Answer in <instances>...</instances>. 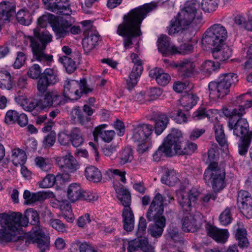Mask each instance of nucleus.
<instances>
[{
    "mask_svg": "<svg viewBox=\"0 0 252 252\" xmlns=\"http://www.w3.org/2000/svg\"><path fill=\"white\" fill-rule=\"evenodd\" d=\"M219 2V0H202L201 8L200 3L197 0L187 1L177 15L170 21L168 27L169 34L174 35L179 33H189V37H186L185 40H190L195 35L196 30L190 32L189 26L191 24H194L198 29V26L202 23V21L201 10L205 12H213L218 8Z\"/></svg>",
    "mask_w": 252,
    "mask_h": 252,
    "instance_id": "f257e3e1",
    "label": "nucleus"
},
{
    "mask_svg": "<svg viewBox=\"0 0 252 252\" xmlns=\"http://www.w3.org/2000/svg\"><path fill=\"white\" fill-rule=\"evenodd\" d=\"M157 5L150 3L131 10L123 16V21L119 25L117 33L124 37L125 49L132 44V39L141 34L140 25L147 14L157 8Z\"/></svg>",
    "mask_w": 252,
    "mask_h": 252,
    "instance_id": "f03ea898",
    "label": "nucleus"
},
{
    "mask_svg": "<svg viewBox=\"0 0 252 252\" xmlns=\"http://www.w3.org/2000/svg\"><path fill=\"white\" fill-rule=\"evenodd\" d=\"M50 15H43L37 20L38 27L34 29L33 35L28 36L30 47L33 55V59L44 64L50 65L53 61V56L44 52L47 44L52 41V34L46 30L40 28L45 27L49 22Z\"/></svg>",
    "mask_w": 252,
    "mask_h": 252,
    "instance_id": "7ed1b4c3",
    "label": "nucleus"
},
{
    "mask_svg": "<svg viewBox=\"0 0 252 252\" xmlns=\"http://www.w3.org/2000/svg\"><path fill=\"white\" fill-rule=\"evenodd\" d=\"M29 219L19 212L0 214V242H16L22 237L19 236L22 227L28 225Z\"/></svg>",
    "mask_w": 252,
    "mask_h": 252,
    "instance_id": "20e7f679",
    "label": "nucleus"
},
{
    "mask_svg": "<svg viewBox=\"0 0 252 252\" xmlns=\"http://www.w3.org/2000/svg\"><path fill=\"white\" fill-rule=\"evenodd\" d=\"M163 200L160 193H157L146 212V217L149 221L154 222L149 224L148 233L153 237L159 238L166 225V219L163 216Z\"/></svg>",
    "mask_w": 252,
    "mask_h": 252,
    "instance_id": "39448f33",
    "label": "nucleus"
},
{
    "mask_svg": "<svg viewBox=\"0 0 252 252\" xmlns=\"http://www.w3.org/2000/svg\"><path fill=\"white\" fill-rule=\"evenodd\" d=\"M224 114L229 117L228 127L233 130V134L237 137L242 138H252V131L249 130V125L246 119L242 116L245 113V108L240 105L232 110L226 109Z\"/></svg>",
    "mask_w": 252,
    "mask_h": 252,
    "instance_id": "423d86ee",
    "label": "nucleus"
},
{
    "mask_svg": "<svg viewBox=\"0 0 252 252\" xmlns=\"http://www.w3.org/2000/svg\"><path fill=\"white\" fill-rule=\"evenodd\" d=\"M28 74L32 79H38L37 89L40 93H44L49 87L54 85L59 81L56 70L48 68L41 73L40 67L37 64H34L30 67Z\"/></svg>",
    "mask_w": 252,
    "mask_h": 252,
    "instance_id": "0eeeda50",
    "label": "nucleus"
},
{
    "mask_svg": "<svg viewBox=\"0 0 252 252\" xmlns=\"http://www.w3.org/2000/svg\"><path fill=\"white\" fill-rule=\"evenodd\" d=\"M238 81L236 74L227 73L221 74L217 80L208 84L210 97L214 100L223 97L229 93L231 87L235 85Z\"/></svg>",
    "mask_w": 252,
    "mask_h": 252,
    "instance_id": "6e6552de",
    "label": "nucleus"
},
{
    "mask_svg": "<svg viewBox=\"0 0 252 252\" xmlns=\"http://www.w3.org/2000/svg\"><path fill=\"white\" fill-rule=\"evenodd\" d=\"M27 214L31 219V224L33 226L31 230L32 233L31 240L32 243L37 244L41 252H45L49 248V242L43 229L40 226L38 213L36 210L31 208L27 210Z\"/></svg>",
    "mask_w": 252,
    "mask_h": 252,
    "instance_id": "1a4fd4ad",
    "label": "nucleus"
},
{
    "mask_svg": "<svg viewBox=\"0 0 252 252\" xmlns=\"http://www.w3.org/2000/svg\"><path fill=\"white\" fill-rule=\"evenodd\" d=\"M228 37L226 28L220 24H216L209 28L202 39V44L209 48L218 47L224 43Z\"/></svg>",
    "mask_w": 252,
    "mask_h": 252,
    "instance_id": "9d476101",
    "label": "nucleus"
},
{
    "mask_svg": "<svg viewBox=\"0 0 252 252\" xmlns=\"http://www.w3.org/2000/svg\"><path fill=\"white\" fill-rule=\"evenodd\" d=\"M93 89L89 87L85 78L79 81L75 80H66L63 85V96L71 100H77L82 94H87L92 92Z\"/></svg>",
    "mask_w": 252,
    "mask_h": 252,
    "instance_id": "9b49d317",
    "label": "nucleus"
},
{
    "mask_svg": "<svg viewBox=\"0 0 252 252\" xmlns=\"http://www.w3.org/2000/svg\"><path fill=\"white\" fill-rule=\"evenodd\" d=\"M225 172L218 167V163L209 164L204 173V180L207 184L210 183L215 192L222 190L225 187Z\"/></svg>",
    "mask_w": 252,
    "mask_h": 252,
    "instance_id": "f8f14e48",
    "label": "nucleus"
},
{
    "mask_svg": "<svg viewBox=\"0 0 252 252\" xmlns=\"http://www.w3.org/2000/svg\"><path fill=\"white\" fill-rule=\"evenodd\" d=\"M82 24L85 27V33L87 35L82 40V46L85 53L88 54L98 45L100 36L97 31L91 30V21H84Z\"/></svg>",
    "mask_w": 252,
    "mask_h": 252,
    "instance_id": "ddd939ff",
    "label": "nucleus"
},
{
    "mask_svg": "<svg viewBox=\"0 0 252 252\" xmlns=\"http://www.w3.org/2000/svg\"><path fill=\"white\" fill-rule=\"evenodd\" d=\"M123 249H127L128 252L142 250L143 252H154V249L149 244L148 239L145 237H138L137 238L129 241L123 239Z\"/></svg>",
    "mask_w": 252,
    "mask_h": 252,
    "instance_id": "4468645a",
    "label": "nucleus"
},
{
    "mask_svg": "<svg viewBox=\"0 0 252 252\" xmlns=\"http://www.w3.org/2000/svg\"><path fill=\"white\" fill-rule=\"evenodd\" d=\"M200 191L196 188H191L189 192L181 191L178 193V201L183 210L190 212L194 206L200 195Z\"/></svg>",
    "mask_w": 252,
    "mask_h": 252,
    "instance_id": "2eb2a0df",
    "label": "nucleus"
},
{
    "mask_svg": "<svg viewBox=\"0 0 252 252\" xmlns=\"http://www.w3.org/2000/svg\"><path fill=\"white\" fill-rule=\"evenodd\" d=\"M130 58L134 65L126 79V88L129 91L136 85L143 71L142 61L138 56L132 53L131 54Z\"/></svg>",
    "mask_w": 252,
    "mask_h": 252,
    "instance_id": "dca6fc26",
    "label": "nucleus"
},
{
    "mask_svg": "<svg viewBox=\"0 0 252 252\" xmlns=\"http://www.w3.org/2000/svg\"><path fill=\"white\" fill-rule=\"evenodd\" d=\"M237 203L244 216L248 219L252 218V198L248 191L244 190L238 191Z\"/></svg>",
    "mask_w": 252,
    "mask_h": 252,
    "instance_id": "f3484780",
    "label": "nucleus"
},
{
    "mask_svg": "<svg viewBox=\"0 0 252 252\" xmlns=\"http://www.w3.org/2000/svg\"><path fill=\"white\" fill-rule=\"evenodd\" d=\"M46 8L57 14L70 15L72 10L67 0H42Z\"/></svg>",
    "mask_w": 252,
    "mask_h": 252,
    "instance_id": "a211bd4d",
    "label": "nucleus"
},
{
    "mask_svg": "<svg viewBox=\"0 0 252 252\" xmlns=\"http://www.w3.org/2000/svg\"><path fill=\"white\" fill-rule=\"evenodd\" d=\"M44 93L43 97L40 98L43 109L51 107H56L63 105L65 103L63 96L56 90H53L49 91L46 90Z\"/></svg>",
    "mask_w": 252,
    "mask_h": 252,
    "instance_id": "6ab92c4d",
    "label": "nucleus"
},
{
    "mask_svg": "<svg viewBox=\"0 0 252 252\" xmlns=\"http://www.w3.org/2000/svg\"><path fill=\"white\" fill-rule=\"evenodd\" d=\"M131 139L134 142H145L153 131V126L146 124H136L132 125Z\"/></svg>",
    "mask_w": 252,
    "mask_h": 252,
    "instance_id": "aec40b11",
    "label": "nucleus"
},
{
    "mask_svg": "<svg viewBox=\"0 0 252 252\" xmlns=\"http://www.w3.org/2000/svg\"><path fill=\"white\" fill-rule=\"evenodd\" d=\"M166 138L169 148L171 147L172 152V156L175 154L180 155L178 151H183L184 147L181 131L177 129H173Z\"/></svg>",
    "mask_w": 252,
    "mask_h": 252,
    "instance_id": "412c9836",
    "label": "nucleus"
},
{
    "mask_svg": "<svg viewBox=\"0 0 252 252\" xmlns=\"http://www.w3.org/2000/svg\"><path fill=\"white\" fill-rule=\"evenodd\" d=\"M71 26L70 22L62 18L51 23V27L57 39H63L69 35L68 28Z\"/></svg>",
    "mask_w": 252,
    "mask_h": 252,
    "instance_id": "4be33fe9",
    "label": "nucleus"
},
{
    "mask_svg": "<svg viewBox=\"0 0 252 252\" xmlns=\"http://www.w3.org/2000/svg\"><path fill=\"white\" fill-rule=\"evenodd\" d=\"M16 12V3L14 1H3L0 3V22L10 21V18Z\"/></svg>",
    "mask_w": 252,
    "mask_h": 252,
    "instance_id": "5701e85b",
    "label": "nucleus"
},
{
    "mask_svg": "<svg viewBox=\"0 0 252 252\" xmlns=\"http://www.w3.org/2000/svg\"><path fill=\"white\" fill-rule=\"evenodd\" d=\"M205 228L207 235L217 242L224 243L228 238L229 233L227 229H220L208 223Z\"/></svg>",
    "mask_w": 252,
    "mask_h": 252,
    "instance_id": "b1692460",
    "label": "nucleus"
},
{
    "mask_svg": "<svg viewBox=\"0 0 252 252\" xmlns=\"http://www.w3.org/2000/svg\"><path fill=\"white\" fill-rule=\"evenodd\" d=\"M60 168L64 172H73L77 168V161L70 153L62 157L58 161Z\"/></svg>",
    "mask_w": 252,
    "mask_h": 252,
    "instance_id": "393cba45",
    "label": "nucleus"
},
{
    "mask_svg": "<svg viewBox=\"0 0 252 252\" xmlns=\"http://www.w3.org/2000/svg\"><path fill=\"white\" fill-rule=\"evenodd\" d=\"M212 50V55L214 59L220 62H224L229 59L232 56V50L224 43L218 47H210Z\"/></svg>",
    "mask_w": 252,
    "mask_h": 252,
    "instance_id": "a878e982",
    "label": "nucleus"
},
{
    "mask_svg": "<svg viewBox=\"0 0 252 252\" xmlns=\"http://www.w3.org/2000/svg\"><path fill=\"white\" fill-rule=\"evenodd\" d=\"M200 218L196 215H189L182 219V229L185 232H194L200 227Z\"/></svg>",
    "mask_w": 252,
    "mask_h": 252,
    "instance_id": "bb28decb",
    "label": "nucleus"
},
{
    "mask_svg": "<svg viewBox=\"0 0 252 252\" xmlns=\"http://www.w3.org/2000/svg\"><path fill=\"white\" fill-rule=\"evenodd\" d=\"M235 238L237 242L238 246L242 249L248 247L249 242L247 237V231L242 222H237L235 226Z\"/></svg>",
    "mask_w": 252,
    "mask_h": 252,
    "instance_id": "cd10ccee",
    "label": "nucleus"
},
{
    "mask_svg": "<svg viewBox=\"0 0 252 252\" xmlns=\"http://www.w3.org/2000/svg\"><path fill=\"white\" fill-rule=\"evenodd\" d=\"M158 50L164 56L174 55L177 51L175 46H170L169 38L166 35L161 36L158 39Z\"/></svg>",
    "mask_w": 252,
    "mask_h": 252,
    "instance_id": "c85d7f7f",
    "label": "nucleus"
},
{
    "mask_svg": "<svg viewBox=\"0 0 252 252\" xmlns=\"http://www.w3.org/2000/svg\"><path fill=\"white\" fill-rule=\"evenodd\" d=\"M153 119L155 122V133L160 135L169 123V118L166 114L158 112L154 114Z\"/></svg>",
    "mask_w": 252,
    "mask_h": 252,
    "instance_id": "c756f323",
    "label": "nucleus"
},
{
    "mask_svg": "<svg viewBox=\"0 0 252 252\" xmlns=\"http://www.w3.org/2000/svg\"><path fill=\"white\" fill-rule=\"evenodd\" d=\"M70 252H98L92 245L85 242L75 240L70 244Z\"/></svg>",
    "mask_w": 252,
    "mask_h": 252,
    "instance_id": "7c9ffc66",
    "label": "nucleus"
},
{
    "mask_svg": "<svg viewBox=\"0 0 252 252\" xmlns=\"http://www.w3.org/2000/svg\"><path fill=\"white\" fill-rule=\"evenodd\" d=\"M122 217L124 230L127 232L131 231L134 226V216L130 207L124 208Z\"/></svg>",
    "mask_w": 252,
    "mask_h": 252,
    "instance_id": "2f4dec72",
    "label": "nucleus"
},
{
    "mask_svg": "<svg viewBox=\"0 0 252 252\" xmlns=\"http://www.w3.org/2000/svg\"><path fill=\"white\" fill-rule=\"evenodd\" d=\"M178 67L179 75L187 78L192 75L194 71V66L193 62L188 59H184L176 64Z\"/></svg>",
    "mask_w": 252,
    "mask_h": 252,
    "instance_id": "473e14b6",
    "label": "nucleus"
},
{
    "mask_svg": "<svg viewBox=\"0 0 252 252\" xmlns=\"http://www.w3.org/2000/svg\"><path fill=\"white\" fill-rule=\"evenodd\" d=\"M172 157V152L171 147L169 148L167 138H165L164 141L158 149L153 154V159L155 161H159L163 157Z\"/></svg>",
    "mask_w": 252,
    "mask_h": 252,
    "instance_id": "72a5a7b5",
    "label": "nucleus"
},
{
    "mask_svg": "<svg viewBox=\"0 0 252 252\" xmlns=\"http://www.w3.org/2000/svg\"><path fill=\"white\" fill-rule=\"evenodd\" d=\"M198 100L199 97L196 94H187L180 99V103L184 111H188L197 104Z\"/></svg>",
    "mask_w": 252,
    "mask_h": 252,
    "instance_id": "f704fd0d",
    "label": "nucleus"
},
{
    "mask_svg": "<svg viewBox=\"0 0 252 252\" xmlns=\"http://www.w3.org/2000/svg\"><path fill=\"white\" fill-rule=\"evenodd\" d=\"M15 85V81L7 71L0 72V88L9 90Z\"/></svg>",
    "mask_w": 252,
    "mask_h": 252,
    "instance_id": "c9c22d12",
    "label": "nucleus"
},
{
    "mask_svg": "<svg viewBox=\"0 0 252 252\" xmlns=\"http://www.w3.org/2000/svg\"><path fill=\"white\" fill-rule=\"evenodd\" d=\"M81 188L79 184L72 183L69 185L67 189V197L71 202L79 200L81 194Z\"/></svg>",
    "mask_w": 252,
    "mask_h": 252,
    "instance_id": "e433bc0d",
    "label": "nucleus"
},
{
    "mask_svg": "<svg viewBox=\"0 0 252 252\" xmlns=\"http://www.w3.org/2000/svg\"><path fill=\"white\" fill-rule=\"evenodd\" d=\"M85 175L87 180L94 183H97L102 179L100 170L94 166H89L86 168Z\"/></svg>",
    "mask_w": 252,
    "mask_h": 252,
    "instance_id": "4c0bfd02",
    "label": "nucleus"
},
{
    "mask_svg": "<svg viewBox=\"0 0 252 252\" xmlns=\"http://www.w3.org/2000/svg\"><path fill=\"white\" fill-rule=\"evenodd\" d=\"M116 192L118 194L117 197L124 208L130 207L131 199L129 191L124 186H122L116 190Z\"/></svg>",
    "mask_w": 252,
    "mask_h": 252,
    "instance_id": "58836bf2",
    "label": "nucleus"
},
{
    "mask_svg": "<svg viewBox=\"0 0 252 252\" xmlns=\"http://www.w3.org/2000/svg\"><path fill=\"white\" fill-rule=\"evenodd\" d=\"M69 135L70 142L73 147H78L83 143L84 139L79 128H73L69 133Z\"/></svg>",
    "mask_w": 252,
    "mask_h": 252,
    "instance_id": "ea45409f",
    "label": "nucleus"
},
{
    "mask_svg": "<svg viewBox=\"0 0 252 252\" xmlns=\"http://www.w3.org/2000/svg\"><path fill=\"white\" fill-rule=\"evenodd\" d=\"M72 119L77 121L81 125H84L91 120V118L84 114L83 111L79 106H75L72 109L71 112Z\"/></svg>",
    "mask_w": 252,
    "mask_h": 252,
    "instance_id": "a19ab883",
    "label": "nucleus"
},
{
    "mask_svg": "<svg viewBox=\"0 0 252 252\" xmlns=\"http://www.w3.org/2000/svg\"><path fill=\"white\" fill-rule=\"evenodd\" d=\"M11 158L13 163L16 166L23 165L27 159L25 152L19 148L12 150Z\"/></svg>",
    "mask_w": 252,
    "mask_h": 252,
    "instance_id": "79ce46f5",
    "label": "nucleus"
},
{
    "mask_svg": "<svg viewBox=\"0 0 252 252\" xmlns=\"http://www.w3.org/2000/svg\"><path fill=\"white\" fill-rule=\"evenodd\" d=\"M118 158L120 159V164L121 165L131 162L133 159L132 149L130 147H126L119 152Z\"/></svg>",
    "mask_w": 252,
    "mask_h": 252,
    "instance_id": "37998d69",
    "label": "nucleus"
},
{
    "mask_svg": "<svg viewBox=\"0 0 252 252\" xmlns=\"http://www.w3.org/2000/svg\"><path fill=\"white\" fill-rule=\"evenodd\" d=\"M178 180L176 171L174 170L167 169L161 178V183L169 186H173L177 182Z\"/></svg>",
    "mask_w": 252,
    "mask_h": 252,
    "instance_id": "c03bdc74",
    "label": "nucleus"
},
{
    "mask_svg": "<svg viewBox=\"0 0 252 252\" xmlns=\"http://www.w3.org/2000/svg\"><path fill=\"white\" fill-rule=\"evenodd\" d=\"M16 20L21 25H29L32 20V15L29 11L23 9H20L16 14Z\"/></svg>",
    "mask_w": 252,
    "mask_h": 252,
    "instance_id": "a18cd8bd",
    "label": "nucleus"
},
{
    "mask_svg": "<svg viewBox=\"0 0 252 252\" xmlns=\"http://www.w3.org/2000/svg\"><path fill=\"white\" fill-rule=\"evenodd\" d=\"M214 129L217 141L220 146L224 147L226 145V138L222 126L219 124H216L214 125Z\"/></svg>",
    "mask_w": 252,
    "mask_h": 252,
    "instance_id": "49530a36",
    "label": "nucleus"
},
{
    "mask_svg": "<svg viewBox=\"0 0 252 252\" xmlns=\"http://www.w3.org/2000/svg\"><path fill=\"white\" fill-rule=\"evenodd\" d=\"M59 61L63 65L66 72L69 74L72 73L76 69V62L71 58L67 56H63L59 58Z\"/></svg>",
    "mask_w": 252,
    "mask_h": 252,
    "instance_id": "de8ad7c7",
    "label": "nucleus"
},
{
    "mask_svg": "<svg viewBox=\"0 0 252 252\" xmlns=\"http://www.w3.org/2000/svg\"><path fill=\"white\" fill-rule=\"evenodd\" d=\"M201 70L205 75L209 76L210 74L220 68V64L218 62L215 63L211 60L204 62L201 66Z\"/></svg>",
    "mask_w": 252,
    "mask_h": 252,
    "instance_id": "09e8293b",
    "label": "nucleus"
},
{
    "mask_svg": "<svg viewBox=\"0 0 252 252\" xmlns=\"http://www.w3.org/2000/svg\"><path fill=\"white\" fill-rule=\"evenodd\" d=\"M62 177V175L61 174H58L56 177L53 174H48L46 175L42 181L39 184V186L41 188L52 187L55 184V182Z\"/></svg>",
    "mask_w": 252,
    "mask_h": 252,
    "instance_id": "8fccbe9b",
    "label": "nucleus"
},
{
    "mask_svg": "<svg viewBox=\"0 0 252 252\" xmlns=\"http://www.w3.org/2000/svg\"><path fill=\"white\" fill-rule=\"evenodd\" d=\"M35 162L44 171H48L51 169V160L49 158L38 157L35 158Z\"/></svg>",
    "mask_w": 252,
    "mask_h": 252,
    "instance_id": "3c124183",
    "label": "nucleus"
},
{
    "mask_svg": "<svg viewBox=\"0 0 252 252\" xmlns=\"http://www.w3.org/2000/svg\"><path fill=\"white\" fill-rule=\"evenodd\" d=\"M219 220L220 223L224 226L230 224L232 220L231 209L227 207L220 215Z\"/></svg>",
    "mask_w": 252,
    "mask_h": 252,
    "instance_id": "603ef678",
    "label": "nucleus"
},
{
    "mask_svg": "<svg viewBox=\"0 0 252 252\" xmlns=\"http://www.w3.org/2000/svg\"><path fill=\"white\" fill-rule=\"evenodd\" d=\"M240 139L241 141L238 144L239 154L241 156H244L248 152L252 138H245Z\"/></svg>",
    "mask_w": 252,
    "mask_h": 252,
    "instance_id": "864d4df0",
    "label": "nucleus"
},
{
    "mask_svg": "<svg viewBox=\"0 0 252 252\" xmlns=\"http://www.w3.org/2000/svg\"><path fill=\"white\" fill-rule=\"evenodd\" d=\"M193 45L190 43H183L179 47H176V51L175 54L187 55L192 53L193 51Z\"/></svg>",
    "mask_w": 252,
    "mask_h": 252,
    "instance_id": "5fc2aeb1",
    "label": "nucleus"
},
{
    "mask_svg": "<svg viewBox=\"0 0 252 252\" xmlns=\"http://www.w3.org/2000/svg\"><path fill=\"white\" fill-rule=\"evenodd\" d=\"M197 146L193 142L188 141L184 145L183 150L178 151L180 155H191L197 150Z\"/></svg>",
    "mask_w": 252,
    "mask_h": 252,
    "instance_id": "6e6d98bb",
    "label": "nucleus"
},
{
    "mask_svg": "<svg viewBox=\"0 0 252 252\" xmlns=\"http://www.w3.org/2000/svg\"><path fill=\"white\" fill-rule=\"evenodd\" d=\"M27 111L32 112L34 110H44L40 99H35L31 101L25 107Z\"/></svg>",
    "mask_w": 252,
    "mask_h": 252,
    "instance_id": "4d7b16f0",
    "label": "nucleus"
},
{
    "mask_svg": "<svg viewBox=\"0 0 252 252\" xmlns=\"http://www.w3.org/2000/svg\"><path fill=\"white\" fill-rule=\"evenodd\" d=\"M19 113L15 110L7 111L5 116V122L8 125L15 124L17 121Z\"/></svg>",
    "mask_w": 252,
    "mask_h": 252,
    "instance_id": "13d9d810",
    "label": "nucleus"
},
{
    "mask_svg": "<svg viewBox=\"0 0 252 252\" xmlns=\"http://www.w3.org/2000/svg\"><path fill=\"white\" fill-rule=\"evenodd\" d=\"M27 59L26 54L24 52L19 51L17 52V56L15 61L13 64L14 68L19 69L25 63Z\"/></svg>",
    "mask_w": 252,
    "mask_h": 252,
    "instance_id": "bf43d9fd",
    "label": "nucleus"
},
{
    "mask_svg": "<svg viewBox=\"0 0 252 252\" xmlns=\"http://www.w3.org/2000/svg\"><path fill=\"white\" fill-rule=\"evenodd\" d=\"M209 114L204 106L199 107L192 115V118L194 121H198L208 117Z\"/></svg>",
    "mask_w": 252,
    "mask_h": 252,
    "instance_id": "052dcab7",
    "label": "nucleus"
},
{
    "mask_svg": "<svg viewBox=\"0 0 252 252\" xmlns=\"http://www.w3.org/2000/svg\"><path fill=\"white\" fill-rule=\"evenodd\" d=\"M170 76L168 74L164 72L163 70L161 69V70H159V74L157 77L156 81L158 84L161 86H165L170 82Z\"/></svg>",
    "mask_w": 252,
    "mask_h": 252,
    "instance_id": "680f3d73",
    "label": "nucleus"
},
{
    "mask_svg": "<svg viewBox=\"0 0 252 252\" xmlns=\"http://www.w3.org/2000/svg\"><path fill=\"white\" fill-rule=\"evenodd\" d=\"M56 139V133L51 131L44 138L43 141V146L45 148L52 147L55 143Z\"/></svg>",
    "mask_w": 252,
    "mask_h": 252,
    "instance_id": "e2e57ef3",
    "label": "nucleus"
},
{
    "mask_svg": "<svg viewBox=\"0 0 252 252\" xmlns=\"http://www.w3.org/2000/svg\"><path fill=\"white\" fill-rule=\"evenodd\" d=\"M188 115L185 113L181 109L177 111L176 116L174 118V121L176 123L179 124H184L187 123L188 121Z\"/></svg>",
    "mask_w": 252,
    "mask_h": 252,
    "instance_id": "0e129e2a",
    "label": "nucleus"
},
{
    "mask_svg": "<svg viewBox=\"0 0 252 252\" xmlns=\"http://www.w3.org/2000/svg\"><path fill=\"white\" fill-rule=\"evenodd\" d=\"M80 200L88 201H94L97 199V196L90 191H85L81 189V194L80 195Z\"/></svg>",
    "mask_w": 252,
    "mask_h": 252,
    "instance_id": "69168bd1",
    "label": "nucleus"
},
{
    "mask_svg": "<svg viewBox=\"0 0 252 252\" xmlns=\"http://www.w3.org/2000/svg\"><path fill=\"white\" fill-rule=\"evenodd\" d=\"M115 129L117 130V134L119 136H122L125 132V126L124 123L119 120H117L113 124Z\"/></svg>",
    "mask_w": 252,
    "mask_h": 252,
    "instance_id": "338daca9",
    "label": "nucleus"
},
{
    "mask_svg": "<svg viewBox=\"0 0 252 252\" xmlns=\"http://www.w3.org/2000/svg\"><path fill=\"white\" fill-rule=\"evenodd\" d=\"M167 237L173 240H177L179 237L178 228L176 226L170 225L167 229Z\"/></svg>",
    "mask_w": 252,
    "mask_h": 252,
    "instance_id": "774afa93",
    "label": "nucleus"
}]
</instances>
